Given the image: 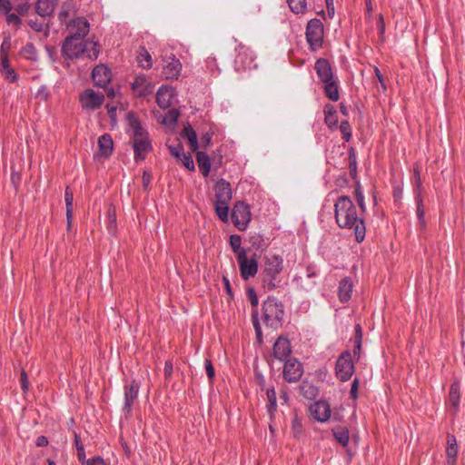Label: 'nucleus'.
<instances>
[{
	"label": "nucleus",
	"instance_id": "nucleus-1",
	"mask_svg": "<svg viewBox=\"0 0 465 465\" xmlns=\"http://www.w3.org/2000/svg\"><path fill=\"white\" fill-rule=\"evenodd\" d=\"M334 216L340 228L354 231L355 240L361 242L366 234L363 219L358 214L353 202L349 196H339L334 203Z\"/></svg>",
	"mask_w": 465,
	"mask_h": 465
},
{
	"label": "nucleus",
	"instance_id": "nucleus-2",
	"mask_svg": "<svg viewBox=\"0 0 465 465\" xmlns=\"http://www.w3.org/2000/svg\"><path fill=\"white\" fill-rule=\"evenodd\" d=\"M62 54L67 59H75L84 54L87 58L95 60L100 54V50L97 42L66 36L62 45Z\"/></svg>",
	"mask_w": 465,
	"mask_h": 465
},
{
	"label": "nucleus",
	"instance_id": "nucleus-3",
	"mask_svg": "<svg viewBox=\"0 0 465 465\" xmlns=\"http://www.w3.org/2000/svg\"><path fill=\"white\" fill-rule=\"evenodd\" d=\"M283 268V259L278 254L265 257L264 268L262 272V282L268 290H274L281 285V272Z\"/></svg>",
	"mask_w": 465,
	"mask_h": 465
},
{
	"label": "nucleus",
	"instance_id": "nucleus-4",
	"mask_svg": "<svg viewBox=\"0 0 465 465\" xmlns=\"http://www.w3.org/2000/svg\"><path fill=\"white\" fill-rule=\"evenodd\" d=\"M284 310L276 298L269 297L262 303V321L266 327L277 330L282 325Z\"/></svg>",
	"mask_w": 465,
	"mask_h": 465
},
{
	"label": "nucleus",
	"instance_id": "nucleus-5",
	"mask_svg": "<svg viewBox=\"0 0 465 465\" xmlns=\"http://www.w3.org/2000/svg\"><path fill=\"white\" fill-rule=\"evenodd\" d=\"M235 51L236 56L234 59V68L237 72L257 68L258 65L255 62V54L250 47L242 44H239L235 48Z\"/></svg>",
	"mask_w": 465,
	"mask_h": 465
},
{
	"label": "nucleus",
	"instance_id": "nucleus-6",
	"mask_svg": "<svg viewBox=\"0 0 465 465\" xmlns=\"http://www.w3.org/2000/svg\"><path fill=\"white\" fill-rule=\"evenodd\" d=\"M323 25L318 18L311 19L306 27V40L312 51H316L322 46L323 43Z\"/></svg>",
	"mask_w": 465,
	"mask_h": 465
},
{
	"label": "nucleus",
	"instance_id": "nucleus-7",
	"mask_svg": "<svg viewBox=\"0 0 465 465\" xmlns=\"http://www.w3.org/2000/svg\"><path fill=\"white\" fill-rule=\"evenodd\" d=\"M335 372L341 381H349L354 372V363L351 351H343L336 361Z\"/></svg>",
	"mask_w": 465,
	"mask_h": 465
},
{
	"label": "nucleus",
	"instance_id": "nucleus-8",
	"mask_svg": "<svg viewBox=\"0 0 465 465\" xmlns=\"http://www.w3.org/2000/svg\"><path fill=\"white\" fill-rule=\"evenodd\" d=\"M79 102L84 111L93 112L99 109L104 102V95L93 89H85L79 96Z\"/></svg>",
	"mask_w": 465,
	"mask_h": 465
},
{
	"label": "nucleus",
	"instance_id": "nucleus-9",
	"mask_svg": "<svg viewBox=\"0 0 465 465\" xmlns=\"http://www.w3.org/2000/svg\"><path fill=\"white\" fill-rule=\"evenodd\" d=\"M252 215L249 206L243 202H237L232 211V221L240 231H245Z\"/></svg>",
	"mask_w": 465,
	"mask_h": 465
},
{
	"label": "nucleus",
	"instance_id": "nucleus-10",
	"mask_svg": "<svg viewBox=\"0 0 465 465\" xmlns=\"http://www.w3.org/2000/svg\"><path fill=\"white\" fill-rule=\"evenodd\" d=\"M240 274L243 280L253 278L258 272V261L255 255L247 257L246 252H242L237 255Z\"/></svg>",
	"mask_w": 465,
	"mask_h": 465
},
{
	"label": "nucleus",
	"instance_id": "nucleus-11",
	"mask_svg": "<svg viewBox=\"0 0 465 465\" xmlns=\"http://www.w3.org/2000/svg\"><path fill=\"white\" fill-rule=\"evenodd\" d=\"M140 390V384L133 380L131 383H125L124 386V405L123 412L127 417L131 414L134 401H136Z\"/></svg>",
	"mask_w": 465,
	"mask_h": 465
},
{
	"label": "nucleus",
	"instance_id": "nucleus-12",
	"mask_svg": "<svg viewBox=\"0 0 465 465\" xmlns=\"http://www.w3.org/2000/svg\"><path fill=\"white\" fill-rule=\"evenodd\" d=\"M132 143L134 151V160L137 163L144 160L147 153L153 149L146 132L133 136Z\"/></svg>",
	"mask_w": 465,
	"mask_h": 465
},
{
	"label": "nucleus",
	"instance_id": "nucleus-13",
	"mask_svg": "<svg viewBox=\"0 0 465 465\" xmlns=\"http://www.w3.org/2000/svg\"><path fill=\"white\" fill-rule=\"evenodd\" d=\"M67 36H74L76 39L84 40L90 30V24L84 17H76L66 25Z\"/></svg>",
	"mask_w": 465,
	"mask_h": 465
},
{
	"label": "nucleus",
	"instance_id": "nucleus-14",
	"mask_svg": "<svg viewBox=\"0 0 465 465\" xmlns=\"http://www.w3.org/2000/svg\"><path fill=\"white\" fill-rule=\"evenodd\" d=\"M303 369L302 363L294 358L285 361L283 366V378L288 382H296L302 376Z\"/></svg>",
	"mask_w": 465,
	"mask_h": 465
},
{
	"label": "nucleus",
	"instance_id": "nucleus-15",
	"mask_svg": "<svg viewBox=\"0 0 465 465\" xmlns=\"http://www.w3.org/2000/svg\"><path fill=\"white\" fill-rule=\"evenodd\" d=\"M132 90L136 96L143 97L153 92L154 86L144 74L135 76L131 84Z\"/></svg>",
	"mask_w": 465,
	"mask_h": 465
},
{
	"label": "nucleus",
	"instance_id": "nucleus-16",
	"mask_svg": "<svg viewBox=\"0 0 465 465\" xmlns=\"http://www.w3.org/2000/svg\"><path fill=\"white\" fill-rule=\"evenodd\" d=\"M311 415L319 422H325L331 417L330 404L325 401H318L310 406Z\"/></svg>",
	"mask_w": 465,
	"mask_h": 465
},
{
	"label": "nucleus",
	"instance_id": "nucleus-17",
	"mask_svg": "<svg viewBox=\"0 0 465 465\" xmlns=\"http://www.w3.org/2000/svg\"><path fill=\"white\" fill-rule=\"evenodd\" d=\"M182 64L174 55L169 56L164 61L163 74L166 79L176 80L181 74Z\"/></svg>",
	"mask_w": 465,
	"mask_h": 465
},
{
	"label": "nucleus",
	"instance_id": "nucleus-18",
	"mask_svg": "<svg viewBox=\"0 0 465 465\" xmlns=\"http://www.w3.org/2000/svg\"><path fill=\"white\" fill-rule=\"evenodd\" d=\"M214 203H231L232 193L229 182L224 179L218 180L214 185Z\"/></svg>",
	"mask_w": 465,
	"mask_h": 465
},
{
	"label": "nucleus",
	"instance_id": "nucleus-19",
	"mask_svg": "<svg viewBox=\"0 0 465 465\" xmlns=\"http://www.w3.org/2000/svg\"><path fill=\"white\" fill-rule=\"evenodd\" d=\"M92 78L96 86L104 88L111 81V71L106 65L101 64L93 69Z\"/></svg>",
	"mask_w": 465,
	"mask_h": 465
},
{
	"label": "nucleus",
	"instance_id": "nucleus-20",
	"mask_svg": "<svg viewBox=\"0 0 465 465\" xmlns=\"http://www.w3.org/2000/svg\"><path fill=\"white\" fill-rule=\"evenodd\" d=\"M174 98L175 90L172 86H161L157 91L156 102L163 109L170 107L173 104Z\"/></svg>",
	"mask_w": 465,
	"mask_h": 465
},
{
	"label": "nucleus",
	"instance_id": "nucleus-21",
	"mask_svg": "<svg viewBox=\"0 0 465 465\" xmlns=\"http://www.w3.org/2000/svg\"><path fill=\"white\" fill-rule=\"evenodd\" d=\"M315 71L322 84L334 79L332 68L327 59L319 58L315 62Z\"/></svg>",
	"mask_w": 465,
	"mask_h": 465
},
{
	"label": "nucleus",
	"instance_id": "nucleus-22",
	"mask_svg": "<svg viewBox=\"0 0 465 465\" xmlns=\"http://www.w3.org/2000/svg\"><path fill=\"white\" fill-rule=\"evenodd\" d=\"M291 342L287 338L279 337L273 344V357L279 361H284L291 353Z\"/></svg>",
	"mask_w": 465,
	"mask_h": 465
},
{
	"label": "nucleus",
	"instance_id": "nucleus-23",
	"mask_svg": "<svg viewBox=\"0 0 465 465\" xmlns=\"http://www.w3.org/2000/svg\"><path fill=\"white\" fill-rule=\"evenodd\" d=\"M58 0H37L35 3V12L41 17L53 15Z\"/></svg>",
	"mask_w": 465,
	"mask_h": 465
},
{
	"label": "nucleus",
	"instance_id": "nucleus-24",
	"mask_svg": "<svg viewBox=\"0 0 465 465\" xmlns=\"http://www.w3.org/2000/svg\"><path fill=\"white\" fill-rule=\"evenodd\" d=\"M352 281L350 277L342 279L339 284L338 296L341 302H347L351 298L352 293Z\"/></svg>",
	"mask_w": 465,
	"mask_h": 465
},
{
	"label": "nucleus",
	"instance_id": "nucleus-25",
	"mask_svg": "<svg viewBox=\"0 0 465 465\" xmlns=\"http://www.w3.org/2000/svg\"><path fill=\"white\" fill-rule=\"evenodd\" d=\"M99 154L104 158H108L114 150V142L112 136L104 134L98 138Z\"/></svg>",
	"mask_w": 465,
	"mask_h": 465
},
{
	"label": "nucleus",
	"instance_id": "nucleus-26",
	"mask_svg": "<svg viewBox=\"0 0 465 465\" xmlns=\"http://www.w3.org/2000/svg\"><path fill=\"white\" fill-rule=\"evenodd\" d=\"M460 384L458 381H453L450 387L449 393V404L453 408V411L456 412L460 407Z\"/></svg>",
	"mask_w": 465,
	"mask_h": 465
},
{
	"label": "nucleus",
	"instance_id": "nucleus-27",
	"mask_svg": "<svg viewBox=\"0 0 465 465\" xmlns=\"http://www.w3.org/2000/svg\"><path fill=\"white\" fill-rule=\"evenodd\" d=\"M196 161L200 172L204 177H207L211 171V160L209 155L204 152H197Z\"/></svg>",
	"mask_w": 465,
	"mask_h": 465
},
{
	"label": "nucleus",
	"instance_id": "nucleus-28",
	"mask_svg": "<svg viewBox=\"0 0 465 465\" xmlns=\"http://www.w3.org/2000/svg\"><path fill=\"white\" fill-rule=\"evenodd\" d=\"M446 453L448 462L454 464L458 454V445L456 438L453 435H448Z\"/></svg>",
	"mask_w": 465,
	"mask_h": 465
},
{
	"label": "nucleus",
	"instance_id": "nucleus-29",
	"mask_svg": "<svg viewBox=\"0 0 465 465\" xmlns=\"http://www.w3.org/2000/svg\"><path fill=\"white\" fill-rule=\"evenodd\" d=\"M335 440L343 447L347 446L350 440V433L347 427L337 426L332 429Z\"/></svg>",
	"mask_w": 465,
	"mask_h": 465
},
{
	"label": "nucleus",
	"instance_id": "nucleus-30",
	"mask_svg": "<svg viewBox=\"0 0 465 465\" xmlns=\"http://www.w3.org/2000/svg\"><path fill=\"white\" fill-rule=\"evenodd\" d=\"M324 122L325 124L330 127L333 128L337 126L338 124V116H337V111L335 110L334 106L331 104H327L324 107Z\"/></svg>",
	"mask_w": 465,
	"mask_h": 465
},
{
	"label": "nucleus",
	"instance_id": "nucleus-31",
	"mask_svg": "<svg viewBox=\"0 0 465 465\" xmlns=\"http://www.w3.org/2000/svg\"><path fill=\"white\" fill-rule=\"evenodd\" d=\"M323 84H324V92H325V94L327 95V97L333 102L338 101L340 98V94H339L338 83L335 80V78L332 79L331 81L323 83Z\"/></svg>",
	"mask_w": 465,
	"mask_h": 465
},
{
	"label": "nucleus",
	"instance_id": "nucleus-32",
	"mask_svg": "<svg viewBox=\"0 0 465 465\" xmlns=\"http://www.w3.org/2000/svg\"><path fill=\"white\" fill-rule=\"evenodd\" d=\"M127 122L129 126V132L134 136L136 134H143L145 131L141 126V123L134 113L127 114Z\"/></svg>",
	"mask_w": 465,
	"mask_h": 465
},
{
	"label": "nucleus",
	"instance_id": "nucleus-33",
	"mask_svg": "<svg viewBox=\"0 0 465 465\" xmlns=\"http://www.w3.org/2000/svg\"><path fill=\"white\" fill-rule=\"evenodd\" d=\"M183 134L189 142L191 150L195 152L199 146L196 132L189 124H187V125L184 126Z\"/></svg>",
	"mask_w": 465,
	"mask_h": 465
},
{
	"label": "nucleus",
	"instance_id": "nucleus-34",
	"mask_svg": "<svg viewBox=\"0 0 465 465\" xmlns=\"http://www.w3.org/2000/svg\"><path fill=\"white\" fill-rule=\"evenodd\" d=\"M64 200H65V205H66V219H67L68 227H69L71 225V223L73 220V201H74V194L69 187H66V189H65Z\"/></svg>",
	"mask_w": 465,
	"mask_h": 465
},
{
	"label": "nucleus",
	"instance_id": "nucleus-35",
	"mask_svg": "<svg viewBox=\"0 0 465 465\" xmlns=\"http://www.w3.org/2000/svg\"><path fill=\"white\" fill-rule=\"evenodd\" d=\"M137 62L139 65L144 69H149L152 67V56L144 47L140 48L139 54L137 55Z\"/></svg>",
	"mask_w": 465,
	"mask_h": 465
},
{
	"label": "nucleus",
	"instance_id": "nucleus-36",
	"mask_svg": "<svg viewBox=\"0 0 465 465\" xmlns=\"http://www.w3.org/2000/svg\"><path fill=\"white\" fill-rule=\"evenodd\" d=\"M414 195H415V201H416V205H417L416 213H417L418 221H419V223L420 224L421 228H424L426 225V223H425V212H424V208H423L421 193H419Z\"/></svg>",
	"mask_w": 465,
	"mask_h": 465
},
{
	"label": "nucleus",
	"instance_id": "nucleus-37",
	"mask_svg": "<svg viewBox=\"0 0 465 465\" xmlns=\"http://www.w3.org/2000/svg\"><path fill=\"white\" fill-rule=\"evenodd\" d=\"M74 11V5L72 0L65 1L61 7L58 14V18L61 23H65L66 18Z\"/></svg>",
	"mask_w": 465,
	"mask_h": 465
},
{
	"label": "nucleus",
	"instance_id": "nucleus-38",
	"mask_svg": "<svg viewBox=\"0 0 465 465\" xmlns=\"http://www.w3.org/2000/svg\"><path fill=\"white\" fill-rule=\"evenodd\" d=\"M266 395L268 400L267 410L271 417H272L277 409V399L274 388L268 389Z\"/></svg>",
	"mask_w": 465,
	"mask_h": 465
},
{
	"label": "nucleus",
	"instance_id": "nucleus-39",
	"mask_svg": "<svg viewBox=\"0 0 465 465\" xmlns=\"http://www.w3.org/2000/svg\"><path fill=\"white\" fill-rule=\"evenodd\" d=\"M229 204L230 203H214L215 213L219 219L224 223L228 222Z\"/></svg>",
	"mask_w": 465,
	"mask_h": 465
},
{
	"label": "nucleus",
	"instance_id": "nucleus-40",
	"mask_svg": "<svg viewBox=\"0 0 465 465\" xmlns=\"http://www.w3.org/2000/svg\"><path fill=\"white\" fill-rule=\"evenodd\" d=\"M348 160H349V170L352 179L357 177V156L353 147H350L348 151Z\"/></svg>",
	"mask_w": 465,
	"mask_h": 465
},
{
	"label": "nucleus",
	"instance_id": "nucleus-41",
	"mask_svg": "<svg viewBox=\"0 0 465 465\" xmlns=\"http://www.w3.org/2000/svg\"><path fill=\"white\" fill-rule=\"evenodd\" d=\"M288 5L294 14H303L306 11V0H287Z\"/></svg>",
	"mask_w": 465,
	"mask_h": 465
},
{
	"label": "nucleus",
	"instance_id": "nucleus-42",
	"mask_svg": "<svg viewBox=\"0 0 465 465\" xmlns=\"http://www.w3.org/2000/svg\"><path fill=\"white\" fill-rule=\"evenodd\" d=\"M303 396L307 399H314L318 395V389L312 383L303 382L301 386Z\"/></svg>",
	"mask_w": 465,
	"mask_h": 465
},
{
	"label": "nucleus",
	"instance_id": "nucleus-43",
	"mask_svg": "<svg viewBox=\"0 0 465 465\" xmlns=\"http://www.w3.org/2000/svg\"><path fill=\"white\" fill-rule=\"evenodd\" d=\"M230 245L232 250L237 255H240L242 252H246L245 249L241 248L242 245V238L240 235L233 234L230 237Z\"/></svg>",
	"mask_w": 465,
	"mask_h": 465
},
{
	"label": "nucleus",
	"instance_id": "nucleus-44",
	"mask_svg": "<svg viewBox=\"0 0 465 465\" xmlns=\"http://www.w3.org/2000/svg\"><path fill=\"white\" fill-rule=\"evenodd\" d=\"M74 445L77 450V458L80 462H83L86 459V454L84 445L81 443L80 437L78 434H74Z\"/></svg>",
	"mask_w": 465,
	"mask_h": 465
},
{
	"label": "nucleus",
	"instance_id": "nucleus-45",
	"mask_svg": "<svg viewBox=\"0 0 465 465\" xmlns=\"http://www.w3.org/2000/svg\"><path fill=\"white\" fill-rule=\"evenodd\" d=\"M340 130L342 134L344 141L349 142L351 138V127L347 120L341 121L340 124Z\"/></svg>",
	"mask_w": 465,
	"mask_h": 465
},
{
	"label": "nucleus",
	"instance_id": "nucleus-46",
	"mask_svg": "<svg viewBox=\"0 0 465 465\" xmlns=\"http://www.w3.org/2000/svg\"><path fill=\"white\" fill-rule=\"evenodd\" d=\"M183 164V166L190 170V171H193L195 166H194V162H193V156L191 155V153H183V156L181 157L180 159Z\"/></svg>",
	"mask_w": 465,
	"mask_h": 465
},
{
	"label": "nucleus",
	"instance_id": "nucleus-47",
	"mask_svg": "<svg viewBox=\"0 0 465 465\" xmlns=\"http://www.w3.org/2000/svg\"><path fill=\"white\" fill-rule=\"evenodd\" d=\"M168 149L171 155L177 159H181V157L184 153L183 147L181 143H177L175 145H168Z\"/></svg>",
	"mask_w": 465,
	"mask_h": 465
},
{
	"label": "nucleus",
	"instance_id": "nucleus-48",
	"mask_svg": "<svg viewBox=\"0 0 465 465\" xmlns=\"http://www.w3.org/2000/svg\"><path fill=\"white\" fill-rule=\"evenodd\" d=\"M82 465H107V462L101 456H94L90 459H85Z\"/></svg>",
	"mask_w": 465,
	"mask_h": 465
},
{
	"label": "nucleus",
	"instance_id": "nucleus-49",
	"mask_svg": "<svg viewBox=\"0 0 465 465\" xmlns=\"http://www.w3.org/2000/svg\"><path fill=\"white\" fill-rule=\"evenodd\" d=\"M1 72H2V74L5 77V79L9 82L14 83L18 79L17 74L15 72V70L12 67L5 68V70H2Z\"/></svg>",
	"mask_w": 465,
	"mask_h": 465
},
{
	"label": "nucleus",
	"instance_id": "nucleus-50",
	"mask_svg": "<svg viewBox=\"0 0 465 465\" xmlns=\"http://www.w3.org/2000/svg\"><path fill=\"white\" fill-rule=\"evenodd\" d=\"M252 324H253V327H254V330L256 332V336H257L259 341H262V329H261V325H260V322L258 320L257 311H254L252 312Z\"/></svg>",
	"mask_w": 465,
	"mask_h": 465
},
{
	"label": "nucleus",
	"instance_id": "nucleus-51",
	"mask_svg": "<svg viewBox=\"0 0 465 465\" xmlns=\"http://www.w3.org/2000/svg\"><path fill=\"white\" fill-rule=\"evenodd\" d=\"M414 178H415V187H414V194L421 193L422 191V183L420 180V174L418 168H414Z\"/></svg>",
	"mask_w": 465,
	"mask_h": 465
},
{
	"label": "nucleus",
	"instance_id": "nucleus-52",
	"mask_svg": "<svg viewBox=\"0 0 465 465\" xmlns=\"http://www.w3.org/2000/svg\"><path fill=\"white\" fill-rule=\"evenodd\" d=\"M247 297L250 301V303L252 307H256L259 303L258 296L256 294V292L253 288H250L247 290Z\"/></svg>",
	"mask_w": 465,
	"mask_h": 465
},
{
	"label": "nucleus",
	"instance_id": "nucleus-53",
	"mask_svg": "<svg viewBox=\"0 0 465 465\" xmlns=\"http://www.w3.org/2000/svg\"><path fill=\"white\" fill-rule=\"evenodd\" d=\"M50 95L49 90L46 85H41L36 92V98H40L42 100H47Z\"/></svg>",
	"mask_w": 465,
	"mask_h": 465
},
{
	"label": "nucleus",
	"instance_id": "nucleus-54",
	"mask_svg": "<svg viewBox=\"0 0 465 465\" xmlns=\"http://www.w3.org/2000/svg\"><path fill=\"white\" fill-rule=\"evenodd\" d=\"M204 366H205V370H206L208 378L210 380L213 379V377L215 375V371H214V368L213 366L211 360L205 359Z\"/></svg>",
	"mask_w": 465,
	"mask_h": 465
},
{
	"label": "nucleus",
	"instance_id": "nucleus-55",
	"mask_svg": "<svg viewBox=\"0 0 465 465\" xmlns=\"http://www.w3.org/2000/svg\"><path fill=\"white\" fill-rule=\"evenodd\" d=\"M6 22L8 23V25H13L17 27L21 24V19L15 14H9L6 16Z\"/></svg>",
	"mask_w": 465,
	"mask_h": 465
},
{
	"label": "nucleus",
	"instance_id": "nucleus-56",
	"mask_svg": "<svg viewBox=\"0 0 465 465\" xmlns=\"http://www.w3.org/2000/svg\"><path fill=\"white\" fill-rule=\"evenodd\" d=\"M359 379L358 378H355L353 380V381L351 382V391H350V394H351V397L355 400L357 399L358 397V387H359Z\"/></svg>",
	"mask_w": 465,
	"mask_h": 465
},
{
	"label": "nucleus",
	"instance_id": "nucleus-57",
	"mask_svg": "<svg viewBox=\"0 0 465 465\" xmlns=\"http://www.w3.org/2000/svg\"><path fill=\"white\" fill-rule=\"evenodd\" d=\"M21 387L24 392H26L29 389L28 376L24 370L21 372Z\"/></svg>",
	"mask_w": 465,
	"mask_h": 465
},
{
	"label": "nucleus",
	"instance_id": "nucleus-58",
	"mask_svg": "<svg viewBox=\"0 0 465 465\" xmlns=\"http://www.w3.org/2000/svg\"><path fill=\"white\" fill-rule=\"evenodd\" d=\"M12 9V5L9 0H0V13L7 14Z\"/></svg>",
	"mask_w": 465,
	"mask_h": 465
},
{
	"label": "nucleus",
	"instance_id": "nucleus-59",
	"mask_svg": "<svg viewBox=\"0 0 465 465\" xmlns=\"http://www.w3.org/2000/svg\"><path fill=\"white\" fill-rule=\"evenodd\" d=\"M374 73H375V75H376L379 83L381 84L382 90L385 91L387 89V87L384 83L383 75L381 74L380 69L378 67H374Z\"/></svg>",
	"mask_w": 465,
	"mask_h": 465
},
{
	"label": "nucleus",
	"instance_id": "nucleus-60",
	"mask_svg": "<svg viewBox=\"0 0 465 465\" xmlns=\"http://www.w3.org/2000/svg\"><path fill=\"white\" fill-rule=\"evenodd\" d=\"M11 42L9 39H5L1 45L0 48V55L2 54H7L8 50L10 49Z\"/></svg>",
	"mask_w": 465,
	"mask_h": 465
},
{
	"label": "nucleus",
	"instance_id": "nucleus-61",
	"mask_svg": "<svg viewBox=\"0 0 465 465\" xmlns=\"http://www.w3.org/2000/svg\"><path fill=\"white\" fill-rule=\"evenodd\" d=\"M213 134L211 133H205L201 137L203 146L207 147L211 144Z\"/></svg>",
	"mask_w": 465,
	"mask_h": 465
},
{
	"label": "nucleus",
	"instance_id": "nucleus-62",
	"mask_svg": "<svg viewBox=\"0 0 465 465\" xmlns=\"http://www.w3.org/2000/svg\"><path fill=\"white\" fill-rule=\"evenodd\" d=\"M251 241H252V244L253 246H256L257 248H262L263 245V239L260 235L252 236L251 238Z\"/></svg>",
	"mask_w": 465,
	"mask_h": 465
},
{
	"label": "nucleus",
	"instance_id": "nucleus-63",
	"mask_svg": "<svg viewBox=\"0 0 465 465\" xmlns=\"http://www.w3.org/2000/svg\"><path fill=\"white\" fill-rule=\"evenodd\" d=\"M361 344H362V341H354L353 353H354V356L357 357V359H360V357H361Z\"/></svg>",
	"mask_w": 465,
	"mask_h": 465
},
{
	"label": "nucleus",
	"instance_id": "nucleus-64",
	"mask_svg": "<svg viewBox=\"0 0 465 465\" xmlns=\"http://www.w3.org/2000/svg\"><path fill=\"white\" fill-rule=\"evenodd\" d=\"M1 57V71L5 70V68H10L9 61H8V54H2Z\"/></svg>",
	"mask_w": 465,
	"mask_h": 465
}]
</instances>
